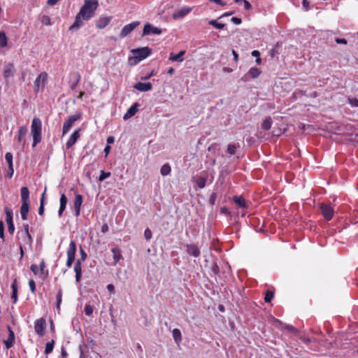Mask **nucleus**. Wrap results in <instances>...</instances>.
Listing matches in <instances>:
<instances>
[{
  "label": "nucleus",
  "instance_id": "10",
  "mask_svg": "<svg viewBox=\"0 0 358 358\" xmlns=\"http://www.w3.org/2000/svg\"><path fill=\"white\" fill-rule=\"evenodd\" d=\"M45 325L46 322L45 319L40 318L36 320L34 329L37 334H38L39 336H43L44 334Z\"/></svg>",
  "mask_w": 358,
  "mask_h": 358
},
{
  "label": "nucleus",
  "instance_id": "39",
  "mask_svg": "<svg viewBox=\"0 0 358 358\" xmlns=\"http://www.w3.org/2000/svg\"><path fill=\"white\" fill-rule=\"evenodd\" d=\"M5 159L8 163V167H10V169H11L13 166V155L11 152H6L5 155Z\"/></svg>",
  "mask_w": 358,
  "mask_h": 358
},
{
  "label": "nucleus",
  "instance_id": "18",
  "mask_svg": "<svg viewBox=\"0 0 358 358\" xmlns=\"http://www.w3.org/2000/svg\"><path fill=\"white\" fill-rule=\"evenodd\" d=\"M192 10L191 8L185 7L183 8L173 14V18L174 20H178L184 17L187 14H188Z\"/></svg>",
  "mask_w": 358,
  "mask_h": 358
},
{
  "label": "nucleus",
  "instance_id": "6",
  "mask_svg": "<svg viewBox=\"0 0 358 358\" xmlns=\"http://www.w3.org/2000/svg\"><path fill=\"white\" fill-rule=\"evenodd\" d=\"M320 208L321 210L322 215L326 220H331L333 218L334 210L333 208L327 203H320Z\"/></svg>",
  "mask_w": 358,
  "mask_h": 358
},
{
  "label": "nucleus",
  "instance_id": "34",
  "mask_svg": "<svg viewBox=\"0 0 358 358\" xmlns=\"http://www.w3.org/2000/svg\"><path fill=\"white\" fill-rule=\"evenodd\" d=\"M5 213L6 215V222L7 224H13V211L8 208H5Z\"/></svg>",
  "mask_w": 358,
  "mask_h": 358
},
{
  "label": "nucleus",
  "instance_id": "54",
  "mask_svg": "<svg viewBox=\"0 0 358 358\" xmlns=\"http://www.w3.org/2000/svg\"><path fill=\"white\" fill-rule=\"evenodd\" d=\"M216 198H217V194L215 192H213L210 196L209 203L211 205H214L215 203Z\"/></svg>",
  "mask_w": 358,
  "mask_h": 358
},
{
  "label": "nucleus",
  "instance_id": "2",
  "mask_svg": "<svg viewBox=\"0 0 358 358\" xmlns=\"http://www.w3.org/2000/svg\"><path fill=\"white\" fill-rule=\"evenodd\" d=\"M131 52L134 55L129 57V63L130 65H136L150 55L151 49L144 47L133 49Z\"/></svg>",
  "mask_w": 358,
  "mask_h": 358
},
{
  "label": "nucleus",
  "instance_id": "53",
  "mask_svg": "<svg viewBox=\"0 0 358 358\" xmlns=\"http://www.w3.org/2000/svg\"><path fill=\"white\" fill-rule=\"evenodd\" d=\"M44 205H45V203H43V201L42 199L41 201H40V206L38 208V214L40 215H43L44 214V210H45Z\"/></svg>",
  "mask_w": 358,
  "mask_h": 358
},
{
  "label": "nucleus",
  "instance_id": "60",
  "mask_svg": "<svg viewBox=\"0 0 358 358\" xmlns=\"http://www.w3.org/2000/svg\"><path fill=\"white\" fill-rule=\"evenodd\" d=\"M13 173H14L13 167H12L11 169H10V167H8V169L6 173V176L8 178H10L13 176Z\"/></svg>",
  "mask_w": 358,
  "mask_h": 358
},
{
  "label": "nucleus",
  "instance_id": "8",
  "mask_svg": "<svg viewBox=\"0 0 358 358\" xmlns=\"http://www.w3.org/2000/svg\"><path fill=\"white\" fill-rule=\"evenodd\" d=\"M162 32V29L158 28V27H153L151 24L150 23H146L145 25H144V27H143V36H145V35H149V34H156V35H159V34H161Z\"/></svg>",
  "mask_w": 358,
  "mask_h": 358
},
{
  "label": "nucleus",
  "instance_id": "48",
  "mask_svg": "<svg viewBox=\"0 0 358 358\" xmlns=\"http://www.w3.org/2000/svg\"><path fill=\"white\" fill-rule=\"evenodd\" d=\"M41 22L45 25H50L51 24V20L49 16L43 15L41 17Z\"/></svg>",
  "mask_w": 358,
  "mask_h": 358
},
{
  "label": "nucleus",
  "instance_id": "50",
  "mask_svg": "<svg viewBox=\"0 0 358 358\" xmlns=\"http://www.w3.org/2000/svg\"><path fill=\"white\" fill-rule=\"evenodd\" d=\"M152 231L150 229H146L144 231V237L148 241L152 238Z\"/></svg>",
  "mask_w": 358,
  "mask_h": 358
},
{
  "label": "nucleus",
  "instance_id": "14",
  "mask_svg": "<svg viewBox=\"0 0 358 358\" xmlns=\"http://www.w3.org/2000/svg\"><path fill=\"white\" fill-rule=\"evenodd\" d=\"M80 129L74 131L73 134L71 135L70 138L66 142V148L69 149L71 148L77 141V140L80 138Z\"/></svg>",
  "mask_w": 358,
  "mask_h": 358
},
{
  "label": "nucleus",
  "instance_id": "41",
  "mask_svg": "<svg viewBox=\"0 0 358 358\" xmlns=\"http://www.w3.org/2000/svg\"><path fill=\"white\" fill-rule=\"evenodd\" d=\"M111 175L110 172H105L104 171H101L100 176L99 177V181H103L107 178L110 177Z\"/></svg>",
  "mask_w": 358,
  "mask_h": 358
},
{
  "label": "nucleus",
  "instance_id": "15",
  "mask_svg": "<svg viewBox=\"0 0 358 358\" xmlns=\"http://www.w3.org/2000/svg\"><path fill=\"white\" fill-rule=\"evenodd\" d=\"M138 106L139 104L138 103H134V105H132L124 115L123 119L126 120L133 117L138 111Z\"/></svg>",
  "mask_w": 358,
  "mask_h": 358
},
{
  "label": "nucleus",
  "instance_id": "12",
  "mask_svg": "<svg viewBox=\"0 0 358 358\" xmlns=\"http://www.w3.org/2000/svg\"><path fill=\"white\" fill-rule=\"evenodd\" d=\"M8 337L7 340L3 341L6 349L10 348L13 345V343L15 341V334L9 326H8Z\"/></svg>",
  "mask_w": 358,
  "mask_h": 358
},
{
  "label": "nucleus",
  "instance_id": "24",
  "mask_svg": "<svg viewBox=\"0 0 358 358\" xmlns=\"http://www.w3.org/2000/svg\"><path fill=\"white\" fill-rule=\"evenodd\" d=\"M48 74L45 72H42L40 75L36 78L34 84L37 87H39L41 82L42 83L43 86H44L45 83L47 80Z\"/></svg>",
  "mask_w": 358,
  "mask_h": 358
},
{
  "label": "nucleus",
  "instance_id": "26",
  "mask_svg": "<svg viewBox=\"0 0 358 358\" xmlns=\"http://www.w3.org/2000/svg\"><path fill=\"white\" fill-rule=\"evenodd\" d=\"M233 201L240 207L243 208H246L248 207L247 203L244 198L242 196H234L233 197Z\"/></svg>",
  "mask_w": 358,
  "mask_h": 358
},
{
  "label": "nucleus",
  "instance_id": "35",
  "mask_svg": "<svg viewBox=\"0 0 358 358\" xmlns=\"http://www.w3.org/2000/svg\"><path fill=\"white\" fill-rule=\"evenodd\" d=\"M8 39L4 31H0V47L4 48L7 45Z\"/></svg>",
  "mask_w": 358,
  "mask_h": 358
},
{
  "label": "nucleus",
  "instance_id": "27",
  "mask_svg": "<svg viewBox=\"0 0 358 358\" xmlns=\"http://www.w3.org/2000/svg\"><path fill=\"white\" fill-rule=\"evenodd\" d=\"M111 251L113 252V257L114 262H115V264H116L122 257L121 250L118 248H114L111 250Z\"/></svg>",
  "mask_w": 358,
  "mask_h": 358
},
{
  "label": "nucleus",
  "instance_id": "13",
  "mask_svg": "<svg viewBox=\"0 0 358 358\" xmlns=\"http://www.w3.org/2000/svg\"><path fill=\"white\" fill-rule=\"evenodd\" d=\"M110 20H111V17H107V16L100 17L96 22V26L98 29H103L110 23Z\"/></svg>",
  "mask_w": 358,
  "mask_h": 358
},
{
  "label": "nucleus",
  "instance_id": "45",
  "mask_svg": "<svg viewBox=\"0 0 358 358\" xmlns=\"http://www.w3.org/2000/svg\"><path fill=\"white\" fill-rule=\"evenodd\" d=\"M24 233L28 238V241H29V243L31 245V241H32V238H31V236L30 235L29 232V225L28 224H24Z\"/></svg>",
  "mask_w": 358,
  "mask_h": 358
},
{
  "label": "nucleus",
  "instance_id": "58",
  "mask_svg": "<svg viewBox=\"0 0 358 358\" xmlns=\"http://www.w3.org/2000/svg\"><path fill=\"white\" fill-rule=\"evenodd\" d=\"M349 101L352 106L358 107V99H350Z\"/></svg>",
  "mask_w": 358,
  "mask_h": 358
},
{
  "label": "nucleus",
  "instance_id": "33",
  "mask_svg": "<svg viewBox=\"0 0 358 358\" xmlns=\"http://www.w3.org/2000/svg\"><path fill=\"white\" fill-rule=\"evenodd\" d=\"M272 124V120L271 117H267L262 124V128L266 131L271 129Z\"/></svg>",
  "mask_w": 358,
  "mask_h": 358
},
{
  "label": "nucleus",
  "instance_id": "22",
  "mask_svg": "<svg viewBox=\"0 0 358 358\" xmlns=\"http://www.w3.org/2000/svg\"><path fill=\"white\" fill-rule=\"evenodd\" d=\"M185 54V50H180L179 52V53H178V54H173V52H171L170 54L169 59L173 62H181L184 60L183 56Z\"/></svg>",
  "mask_w": 358,
  "mask_h": 358
},
{
  "label": "nucleus",
  "instance_id": "63",
  "mask_svg": "<svg viewBox=\"0 0 358 358\" xmlns=\"http://www.w3.org/2000/svg\"><path fill=\"white\" fill-rule=\"evenodd\" d=\"M59 0H48L47 3L49 6H53L58 2Z\"/></svg>",
  "mask_w": 358,
  "mask_h": 358
},
{
  "label": "nucleus",
  "instance_id": "1",
  "mask_svg": "<svg viewBox=\"0 0 358 358\" xmlns=\"http://www.w3.org/2000/svg\"><path fill=\"white\" fill-rule=\"evenodd\" d=\"M97 0H85L84 5L76 16L74 23L69 27L70 30L78 29L83 26L82 20H88L92 18L98 7Z\"/></svg>",
  "mask_w": 358,
  "mask_h": 358
},
{
  "label": "nucleus",
  "instance_id": "64",
  "mask_svg": "<svg viewBox=\"0 0 358 358\" xmlns=\"http://www.w3.org/2000/svg\"><path fill=\"white\" fill-rule=\"evenodd\" d=\"M108 231V224H103L102 227H101V232L106 233Z\"/></svg>",
  "mask_w": 358,
  "mask_h": 358
},
{
  "label": "nucleus",
  "instance_id": "11",
  "mask_svg": "<svg viewBox=\"0 0 358 358\" xmlns=\"http://www.w3.org/2000/svg\"><path fill=\"white\" fill-rule=\"evenodd\" d=\"M134 87L140 92H148L152 90V85L151 83L138 82L134 85Z\"/></svg>",
  "mask_w": 358,
  "mask_h": 358
},
{
  "label": "nucleus",
  "instance_id": "43",
  "mask_svg": "<svg viewBox=\"0 0 358 358\" xmlns=\"http://www.w3.org/2000/svg\"><path fill=\"white\" fill-rule=\"evenodd\" d=\"M80 258L78 259V260H79L82 263V262L85 261L87 255V253L85 252V251L83 249V248L81 246L80 247Z\"/></svg>",
  "mask_w": 358,
  "mask_h": 358
},
{
  "label": "nucleus",
  "instance_id": "32",
  "mask_svg": "<svg viewBox=\"0 0 358 358\" xmlns=\"http://www.w3.org/2000/svg\"><path fill=\"white\" fill-rule=\"evenodd\" d=\"M172 335L173 337L174 341L176 343H180L182 341V335L180 329H174L172 331Z\"/></svg>",
  "mask_w": 358,
  "mask_h": 358
},
{
  "label": "nucleus",
  "instance_id": "29",
  "mask_svg": "<svg viewBox=\"0 0 358 358\" xmlns=\"http://www.w3.org/2000/svg\"><path fill=\"white\" fill-rule=\"evenodd\" d=\"M193 180L196 182L199 188L202 189L206 186L207 180L206 178L200 176L194 178Z\"/></svg>",
  "mask_w": 358,
  "mask_h": 358
},
{
  "label": "nucleus",
  "instance_id": "40",
  "mask_svg": "<svg viewBox=\"0 0 358 358\" xmlns=\"http://www.w3.org/2000/svg\"><path fill=\"white\" fill-rule=\"evenodd\" d=\"M274 293L272 291L267 290L265 293L264 301L266 303L271 302L273 297Z\"/></svg>",
  "mask_w": 358,
  "mask_h": 358
},
{
  "label": "nucleus",
  "instance_id": "31",
  "mask_svg": "<svg viewBox=\"0 0 358 358\" xmlns=\"http://www.w3.org/2000/svg\"><path fill=\"white\" fill-rule=\"evenodd\" d=\"M276 322H278L282 328H285V329H287L288 331H289L291 333L296 334L298 332V330L294 327H293L290 324H284L279 320H276Z\"/></svg>",
  "mask_w": 358,
  "mask_h": 358
},
{
  "label": "nucleus",
  "instance_id": "46",
  "mask_svg": "<svg viewBox=\"0 0 358 358\" xmlns=\"http://www.w3.org/2000/svg\"><path fill=\"white\" fill-rule=\"evenodd\" d=\"M76 80L74 81V83H72L71 85V88L73 90L76 89V87L78 85V83L80 82V78H81L80 74L78 72H77L76 73Z\"/></svg>",
  "mask_w": 358,
  "mask_h": 358
},
{
  "label": "nucleus",
  "instance_id": "38",
  "mask_svg": "<svg viewBox=\"0 0 358 358\" xmlns=\"http://www.w3.org/2000/svg\"><path fill=\"white\" fill-rule=\"evenodd\" d=\"M55 341L52 340L51 342H48L45 345V354L48 355L52 352Z\"/></svg>",
  "mask_w": 358,
  "mask_h": 358
},
{
  "label": "nucleus",
  "instance_id": "19",
  "mask_svg": "<svg viewBox=\"0 0 358 358\" xmlns=\"http://www.w3.org/2000/svg\"><path fill=\"white\" fill-rule=\"evenodd\" d=\"M29 204L30 202H22V206L20 208V215L23 220H26L27 219L28 213L29 210Z\"/></svg>",
  "mask_w": 358,
  "mask_h": 358
},
{
  "label": "nucleus",
  "instance_id": "44",
  "mask_svg": "<svg viewBox=\"0 0 358 358\" xmlns=\"http://www.w3.org/2000/svg\"><path fill=\"white\" fill-rule=\"evenodd\" d=\"M236 145L235 144H229L227 148V152L230 155H234L236 150Z\"/></svg>",
  "mask_w": 358,
  "mask_h": 358
},
{
  "label": "nucleus",
  "instance_id": "25",
  "mask_svg": "<svg viewBox=\"0 0 358 358\" xmlns=\"http://www.w3.org/2000/svg\"><path fill=\"white\" fill-rule=\"evenodd\" d=\"M22 202L29 201V191L27 187H22L20 189Z\"/></svg>",
  "mask_w": 358,
  "mask_h": 358
},
{
  "label": "nucleus",
  "instance_id": "61",
  "mask_svg": "<svg viewBox=\"0 0 358 358\" xmlns=\"http://www.w3.org/2000/svg\"><path fill=\"white\" fill-rule=\"evenodd\" d=\"M31 271L34 273H38V266L36 264H32L30 267Z\"/></svg>",
  "mask_w": 358,
  "mask_h": 358
},
{
  "label": "nucleus",
  "instance_id": "59",
  "mask_svg": "<svg viewBox=\"0 0 358 358\" xmlns=\"http://www.w3.org/2000/svg\"><path fill=\"white\" fill-rule=\"evenodd\" d=\"M8 231L10 234H13L15 231L14 224H8Z\"/></svg>",
  "mask_w": 358,
  "mask_h": 358
},
{
  "label": "nucleus",
  "instance_id": "51",
  "mask_svg": "<svg viewBox=\"0 0 358 358\" xmlns=\"http://www.w3.org/2000/svg\"><path fill=\"white\" fill-rule=\"evenodd\" d=\"M0 238L4 240V224L1 220H0Z\"/></svg>",
  "mask_w": 358,
  "mask_h": 358
},
{
  "label": "nucleus",
  "instance_id": "9",
  "mask_svg": "<svg viewBox=\"0 0 358 358\" xmlns=\"http://www.w3.org/2000/svg\"><path fill=\"white\" fill-rule=\"evenodd\" d=\"M15 68L12 63H8L5 66L3 71V77L6 85L9 84V78L14 76Z\"/></svg>",
  "mask_w": 358,
  "mask_h": 358
},
{
  "label": "nucleus",
  "instance_id": "30",
  "mask_svg": "<svg viewBox=\"0 0 358 358\" xmlns=\"http://www.w3.org/2000/svg\"><path fill=\"white\" fill-rule=\"evenodd\" d=\"M262 71L259 69L257 67H252L248 71V74L250 76L251 78H257L259 76Z\"/></svg>",
  "mask_w": 358,
  "mask_h": 358
},
{
  "label": "nucleus",
  "instance_id": "17",
  "mask_svg": "<svg viewBox=\"0 0 358 358\" xmlns=\"http://www.w3.org/2000/svg\"><path fill=\"white\" fill-rule=\"evenodd\" d=\"M82 263L76 260L74 264V271L76 273V281L79 282L82 278Z\"/></svg>",
  "mask_w": 358,
  "mask_h": 358
},
{
  "label": "nucleus",
  "instance_id": "36",
  "mask_svg": "<svg viewBox=\"0 0 358 358\" xmlns=\"http://www.w3.org/2000/svg\"><path fill=\"white\" fill-rule=\"evenodd\" d=\"M171 166H169V164H165L162 166L160 172L163 176H165L169 175L171 173Z\"/></svg>",
  "mask_w": 358,
  "mask_h": 358
},
{
  "label": "nucleus",
  "instance_id": "5",
  "mask_svg": "<svg viewBox=\"0 0 358 358\" xmlns=\"http://www.w3.org/2000/svg\"><path fill=\"white\" fill-rule=\"evenodd\" d=\"M81 117L82 115L80 113H76L73 115L69 116L63 124L62 134L65 135L66 134H67L69 131L71 129L73 123L76 121L79 120L81 118Z\"/></svg>",
  "mask_w": 358,
  "mask_h": 358
},
{
  "label": "nucleus",
  "instance_id": "42",
  "mask_svg": "<svg viewBox=\"0 0 358 358\" xmlns=\"http://www.w3.org/2000/svg\"><path fill=\"white\" fill-rule=\"evenodd\" d=\"M62 289H59L58 293L57 294V308L58 310L60 309V304L62 303Z\"/></svg>",
  "mask_w": 358,
  "mask_h": 358
},
{
  "label": "nucleus",
  "instance_id": "21",
  "mask_svg": "<svg viewBox=\"0 0 358 358\" xmlns=\"http://www.w3.org/2000/svg\"><path fill=\"white\" fill-rule=\"evenodd\" d=\"M187 252L189 255L194 257H198L200 255V250L199 248L195 245H187Z\"/></svg>",
  "mask_w": 358,
  "mask_h": 358
},
{
  "label": "nucleus",
  "instance_id": "4",
  "mask_svg": "<svg viewBox=\"0 0 358 358\" xmlns=\"http://www.w3.org/2000/svg\"><path fill=\"white\" fill-rule=\"evenodd\" d=\"M76 252V244L75 241H71L69 243V247L67 250V260L66 266L68 268L71 267L73 262L75 261V256Z\"/></svg>",
  "mask_w": 358,
  "mask_h": 358
},
{
  "label": "nucleus",
  "instance_id": "3",
  "mask_svg": "<svg viewBox=\"0 0 358 358\" xmlns=\"http://www.w3.org/2000/svg\"><path fill=\"white\" fill-rule=\"evenodd\" d=\"M31 134L33 136L32 147L34 148L42 139V122L38 117H34L32 120Z\"/></svg>",
  "mask_w": 358,
  "mask_h": 358
},
{
  "label": "nucleus",
  "instance_id": "16",
  "mask_svg": "<svg viewBox=\"0 0 358 358\" xmlns=\"http://www.w3.org/2000/svg\"><path fill=\"white\" fill-rule=\"evenodd\" d=\"M83 203V196L81 194H76L73 202L76 215L78 216L80 213V207Z\"/></svg>",
  "mask_w": 358,
  "mask_h": 358
},
{
  "label": "nucleus",
  "instance_id": "57",
  "mask_svg": "<svg viewBox=\"0 0 358 358\" xmlns=\"http://www.w3.org/2000/svg\"><path fill=\"white\" fill-rule=\"evenodd\" d=\"M231 21L236 24H240L242 22V20L239 17H233L231 19Z\"/></svg>",
  "mask_w": 358,
  "mask_h": 358
},
{
  "label": "nucleus",
  "instance_id": "20",
  "mask_svg": "<svg viewBox=\"0 0 358 358\" xmlns=\"http://www.w3.org/2000/svg\"><path fill=\"white\" fill-rule=\"evenodd\" d=\"M27 131H28L27 128L25 126H21L18 130L17 141L19 143H22L23 145L26 143V141L23 140V138L27 135Z\"/></svg>",
  "mask_w": 358,
  "mask_h": 358
},
{
  "label": "nucleus",
  "instance_id": "7",
  "mask_svg": "<svg viewBox=\"0 0 358 358\" xmlns=\"http://www.w3.org/2000/svg\"><path fill=\"white\" fill-rule=\"evenodd\" d=\"M141 22L139 21L132 22L130 24L125 25L120 33V38H124L128 36L134 29H136Z\"/></svg>",
  "mask_w": 358,
  "mask_h": 358
},
{
  "label": "nucleus",
  "instance_id": "37",
  "mask_svg": "<svg viewBox=\"0 0 358 358\" xmlns=\"http://www.w3.org/2000/svg\"><path fill=\"white\" fill-rule=\"evenodd\" d=\"M208 24L213 26L217 29H222L225 27V24L218 23L215 20H211L208 22Z\"/></svg>",
  "mask_w": 358,
  "mask_h": 358
},
{
  "label": "nucleus",
  "instance_id": "62",
  "mask_svg": "<svg viewBox=\"0 0 358 358\" xmlns=\"http://www.w3.org/2000/svg\"><path fill=\"white\" fill-rule=\"evenodd\" d=\"M302 4L306 10H308L309 9V1L308 0H303Z\"/></svg>",
  "mask_w": 358,
  "mask_h": 358
},
{
  "label": "nucleus",
  "instance_id": "49",
  "mask_svg": "<svg viewBox=\"0 0 358 358\" xmlns=\"http://www.w3.org/2000/svg\"><path fill=\"white\" fill-rule=\"evenodd\" d=\"M87 348V346H80V358H87V355L85 354V350Z\"/></svg>",
  "mask_w": 358,
  "mask_h": 358
},
{
  "label": "nucleus",
  "instance_id": "55",
  "mask_svg": "<svg viewBox=\"0 0 358 358\" xmlns=\"http://www.w3.org/2000/svg\"><path fill=\"white\" fill-rule=\"evenodd\" d=\"M242 3H243V4H244V7H245V10H249L252 8V6L248 1L243 0Z\"/></svg>",
  "mask_w": 358,
  "mask_h": 358
},
{
  "label": "nucleus",
  "instance_id": "56",
  "mask_svg": "<svg viewBox=\"0 0 358 358\" xmlns=\"http://www.w3.org/2000/svg\"><path fill=\"white\" fill-rule=\"evenodd\" d=\"M335 41L336 43L338 44H344V45H346L348 43V41L345 38H337L335 39Z\"/></svg>",
  "mask_w": 358,
  "mask_h": 358
},
{
  "label": "nucleus",
  "instance_id": "47",
  "mask_svg": "<svg viewBox=\"0 0 358 358\" xmlns=\"http://www.w3.org/2000/svg\"><path fill=\"white\" fill-rule=\"evenodd\" d=\"M94 308L90 305H86L85 307V313L86 315L90 316L93 313Z\"/></svg>",
  "mask_w": 358,
  "mask_h": 358
},
{
  "label": "nucleus",
  "instance_id": "28",
  "mask_svg": "<svg viewBox=\"0 0 358 358\" xmlns=\"http://www.w3.org/2000/svg\"><path fill=\"white\" fill-rule=\"evenodd\" d=\"M11 288L13 291L11 299L13 300V303H15L17 301V285L16 279H15L13 282L12 283Z\"/></svg>",
  "mask_w": 358,
  "mask_h": 358
},
{
  "label": "nucleus",
  "instance_id": "23",
  "mask_svg": "<svg viewBox=\"0 0 358 358\" xmlns=\"http://www.w3.org/2000/svg\"><path fill=\"white\" fill-rule=\"evenodd\" d=\"M68 199L64 194H62L60 197V206L58 211V214L59 216H61L64 211L66 203H67Z\"/></svg>",
  "mask_w": 358,
  "mask_h": 358
},
{
  "label": "nucleus",
  "instance_id": "52",
  "mask_svg": "<svg viewBox=\"0 0 358 358\" xmlns=\"http://www.w3.org/2000/svg\"><path fill=\"white\" fill-rule=\"evenodd\" d=\"M29 285L31 292L32 293H34L35 291H36V283H35L34 280H30L29 281Z\"/></svg>",
  "mask_w": 358,
  "mask_h": 358
}]
</instances>
